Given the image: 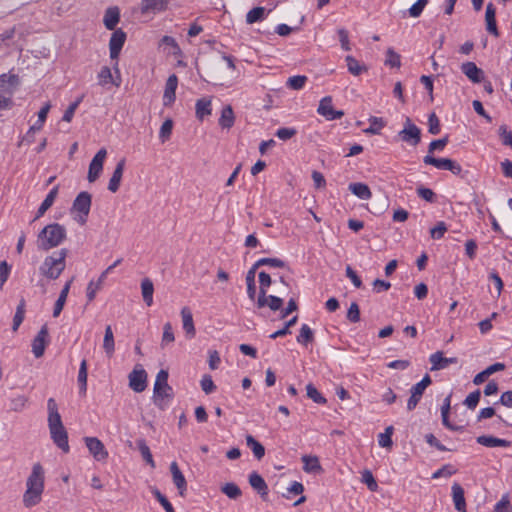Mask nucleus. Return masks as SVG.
<instances>
[{
    "label": "nucleus",
    "mask_w": 512,
    "mask_h": 512,
    "mask_svg": "<svg viewBox=\"0 0 512 512\" xmlns=\"http://www.w3.org/2000/svg\"><path fill=\"white\" fill-rule=\"evenodd\" d=\"M47 409V421L51 439L59 449H61L64 453H68L70 450L68 443V433L62 423L61 416L58 412V406L54 398L48 399Z\"/></svg>",
    "instance_id": "nucleus-1"
},
{
    "label": "nucleus",
    "mask_w": 512,
    "mask_h": 512,
    "mask_svg": "<svg viewBox=\"0 0 512 512\" xmlns=\"http://www.w3.org/2000/svg\"><path fill=\"white\" fill-rule=\"evenodd\" d=\"M27 489L23 495V504L27 508L41 502L44 490V470L40 463H35L26 482Z\"/></svg>",
    "instance_id": "nucleus-2"
},
{
    "label": "nucleus",
    "mask_w": 512,
    "mask_h": 512,
    "mask_svg": "<svg viewBox=\"0 0 512 512\" xmlns=\"http://www.w3.org/2000/svg\"><path fill=\"white\" fill-rule=\"evenodd\" d=\"M68 250L61 249L47 256L39 268L40 273L48 279L56 280L66 267V256Z\"/></svg>",
    "instance_id": "nucleus-3"
},
{
    "label": "nucleus",
    "mask_w": 512,
    "mask_h": 512,
    "mask_svg": "<svg viewBox=\"0 0 512 512\" xmlns=\"http://www.w3.org/2000/svg\"><path fill=\"white\" fill-rule=\"evenodd\" d=\"M66 238V229L64 226L53 223L45 226L38 234V245L43 250H49L57 247Z\"/></svg>",
    "instance_id": "nucleus-4"
},
{
    "label": "nucleus",
    "mask_w": 512,
    "mask_h": 512,
    "mask_svg": "<svg viewBox=\"0 0 512 512\" xmlns=\"http://www.w3.org/2000/svg\"><path fill=\"white\" fill-rule=\"evenodd\" d=\"M421 136V129L409 117H406L403 128L397 133L395 139L411 147H416L421 142Z\"/></svg>",
    "instance_id": "nucleus-5"
},
{
    "label": "nucleus",
    "mask_w": 512,
    "mask_h": 512,
    "mask_svg": "<svg viewBox=\"0 0 512 512\" xmlns=\"http://www.w3.org/2000/svg\"><path fill=\"white\" fill-rule=\"evenodd\" d=\"M423 162L426 165H432L438 169L448 170L452 174L461 176L462 178L465 177V175L462 174L463 169L461 165L455 160L449 158H435L432 155H426L423 158Z\"/></svg>",
    "instance_id": "nucleus-6"
},
{
    "label": "nucleus",
    "mask_w": 512,
    "mask_h": 512,
    "mask_svg": "<svg viewBox=\"0 0 512 512\" xmlns=\"http://www.w3.org/2000/svg\"><path fill=\"white\" fill-rule=\"evenodd\" d=\"M92 196L90 193L83 191L80 192L72 204V210L79 213L75 218L80 224H85L90 212Z\"/></svg>",
    "instance_id": "nucleus-7"
},
{
    "label": "nucleus",
    "mask_w": 512,
    "mask_h": 512,
    "mask_svg": "<svg viewBox=\"0 0 512 512\" xmlns=\"http://www.w3.org/2000/svg\"><path fill=\"white\" fill-rule=\"evenodd\" d=\"M432 383L431 377L426 374L422 380L412 386L411 395L407 401V410L413 411L420 402L426 388Z\"/></svg>",
    "instance_id": "nucleus-8"
},
{
    "label": "nucleus",
    "mask_w": 512,
    "mask_h": 512,
    "mask_svg": "<svg viewBox=\"0 0 512 512\" xmlns=\"http://www.w3.org/2000/svg\"><path fill=\"white\" fill-rule=\"evenodd\" d=\"M106 156H107L106 149L101 148L95 154L93 159L91 160V162L89 164L88 175H87V179L90 183L95 182L99 178V176L103 170V164H104Z\"/></svg>",
    "instance_id": "nucleus-9"
},
{
    "label": "nucleus",
    "mask_w": 512,
    "mask_h": 512,
    "mask_svg": "<svg viewBox=\"0 0 512 512\" xmlns=\"http://www.w3.org/2000/svg\"><path fill=\"white\" fill-rule=\"evenodd\" d=\"M49 332L47 325H43L32 341V352L36 358L44 355L45 348L49 343Z\"/></svg>",
    "instance_id": "nucleus-10"
},
{
    "label": "nucleus",
    "mask_w": 512,
    "mask_h": 512,
    "mask_svg": "<svg viewBox=\"0 0 512 512\" xmlns=\"http://www.w3.org/2000/svg\"><path fill=\"white\" fill-rule=\"evenodd\" d=\"M317 112L327 120H336L344 116L342 110H335L332 105V97L326 96L321 99Z\"/></svg>",
    "instance_id": "nucleus-11"
},
{
    "label": "nucleus",
    "mask_w": 512,
    "mask_h": 512,
    "mask_svg": "<svg viewBox=\"0 0 512 512\" xmlns=\"http://www.w3.org/2000/svg\"><path fill=\"white\" fill-rule=\"evenodd\" d=\"M126 41V33L122 29L114 30L109 40L110 58L117 59Z\"/></svg>",
    "instance_id": "nucleus-12"
},
{
    "label": "nucleus",
    "mask_w": 512,
    "mask_h": 512,
    "mask_svg": "<svg viewBox=\"0 0 512 512\" xmlns=\"http://www.w3.org/2000/svg\"><path fill=\"white\" fill-rule=\"evenodd\" d=\"M85 444L89 452L97 461H103L108 457L104 444L96 437H85Z\"/></svg>",
    "instance_id": "nucleus-13"
},
{
    "label": "nucleus",
    "mask_w": 512,
    "mask_h": 512,
    "mask_svg": "<svg viewBox=\"0 0 512 512\" xmlns=\"http://www.w3.org/2000/svg\"><path fill=\"white\" fill-rule=\"evenodd\" d=\"M129 386L133 391L137 393L145 390L147 386V373L143 368H135L129 374Z\"/></svg>",
    "instance_id": "nucleus-14"
},
{
    "label": "nucleus",
    "mask_w": 512,
    "mask_h": 512,
    "mask_svg": "<svg viewBox=\"0 0 512 512\" xmlns=\"http://www.w3.org/2000/svg\"><path fill=\"white\" fill-rule=\"evenodd\" d=\"M173 398V389L169 386H163L158 393L153 392V402L160 409L165 410Z\"/></svg>",
    "instance_id": "nucleus-15"
},
{
    "label": "nucleus",
    "mask_w": 512,
    "mask_h": 512,
    "mask_svg": "<svg viewBox=\"0 0 512 512\" xmlns=\"http://www.w3.org/2000/svg\"><path fill=\"white\" fill-rule=\"evenodd\" d=\"M429 361L432 365L430 370L437 371V370L445 369L450 364H456L458 360L456 357L446 358L443 356V352L437 351L430 355Z\"/></svg>",
    "instance_id": "nucleus-16"
},
{
    "label": "nucleus",
    "mask_w": 512,
    "mask_h": 512,
    "mask_svg": "<svg viewBox=\"0 0 512 512\" xmlns=\"http://www.w3.org/2000/svg\"><path fill=\"white\" fill-rule=\"evenodd\" d=\"M178 85V77L176 74H171L165 85V90L163 94V105L170 106L176 98V89Z\"/></svg>",
    "instance_id": "nucleus-17"
},
{
    "label": "nucleus",
    "mask_w": 512,
    "mask_h": 512,
    "mask_svg": "<svg viewBox=\"0 0 512 512\" xmlns=\"http://www.w3.org/2000/svg\"><path fill=\"white\" fill-rule=\"evenodd\" d=\"M462 73L473 83H480L484 79V72L474 62H465L461 65Z\"/></svg>",
    "instance_id": "nucleus-18"
},
{
    "label": "nucleus",
    "mask_w": 512,
    "mask_h": 512,
    "mask_svg": "<svg viewBox=\"0 0 512 512\" xmlns=\"http://www.w3.org/2000/svg\"><path fill=\"white\" fill-rule=\"evenodd\" d=\"M170 0H142L140 11L142 14L160 13L167 9Z\"/></svg>",
    "instance_id": "nucleus-19"
},
{
    "label": "nucleus",
    "mask_w": 512,
    "mask_h": 512,
    "mask_svg": "<svg viewBox=\"0 0 512 512\" xmlns=\"http://www.w3.org/2000/svg\"><path fill=\"white\" fill-rule=\"evenodd\" d=\"M248 480L251 487L258 492L263 500H266L269 489L264 478L259 473L254 471L249 475Z\"/></svg>",
    "instance_id": "nucleus-20"
},
{
    "label": "nucleus",
    "mask_w": 512,
    "mask_h": 512,
    "mask_svg": "<svg viewBox=\"0 0 512 512\" xmlns=\"http://www.w3.org/2000/svg\"><path fill=\"white\" fill-rule=\"evenodd\" d=\"M486 30L491 35L498 37L499 31L496 24V8L493 3H488L485 12Z\"/></svg>",
    "instance_id": "nucleus-21"
},
{
    "label": "nucleus",
    "mask_w": 512,
    "mask_h": 512,
    "mask_svg": "<svg viewBox=\"0 0 512 512\" xmlns=\"http://www.w3.org/2000/svg\"><path fill=\"white\" fill-rule=\"evenodd\" d=\"M258 277H259L260 287H259V296L257 299V306H258V308H263V307H265L267 288L271 285L272 280H271L270 275L264 271H261L259 273Z\"/></svg>",
    "instance_id": "nucleus-22"
},
{
    "label": "nucleus",
    "mask_w": 512,
    "mask_h": 512,
    "mask_svg": "<svg viewBox=\"0 0 512 512\" xmlns=\"http://www.w3.org/2000/svg\"><path fill=\"white\" fill-rule=\"evenodd\" d=\"M170 472L174 485L178 489L180 495H183L184 491L187 489V482L177 462L173 461L170 464Z\"/></svg>",
    "instance_id": "nucleus-23"
},
{
    "label": "nucleus",
    "mask_w": 512,
    "mask_h": 512,
    "mask_svg": "<svg viewBox=\"0 0 512 512\" xmlns=\"http://www.w3.org/2000/svg\"><path fill=\"white\" fill-rule=\"evenodd\" d=\"M124 168H125V159L123 158V159L119 160L118 163L116 164V167H115L113 174L108 183V190L111 191L112 193L117 192L119 189L121 179L123 176Z\"/></svg>",
    "instance_id": "nucleus-24"
},
{
    "label": "nucleus",
    "mask_w": 512,
    "mask_h": 512,
    "mask_svg": "<svg viewBox=\"0 0 512 512\" xmlns=\"http://www.w3.org/2000/svg\"><path fill=\"white\" fill-rule=\"evenodd\" d=\"M476 441L478 444L485 446V447H510L511 442L506 439H501L494 437L492 435H481L476 438Z\"/></svg>",
    "instance_id": "nucleus-25"
},
{
    "label": "nucleus",
    "mask_w": 512,
    "mask_h": 512,
    "mask_svg": "<svg viewBox=\"0 0 512 512\" xmlns=\"http://www.w3.org/2000/svg\"><path fill=\"white\" fill-rule=\"evenodd\" d=\"M20 84V79L17 74L13 73H3L0 75V88L9 93L12 94L14 89Z\"/></svg>",
    "instance_id": "nucleus-26"
},
{
    "label": "nucleus",
    "mask_w": 512,
    "mask_h": 512,
    "mask_svg": "<svg viewBox=\"0 0 512 512\" xmlns=\"http://www.w3.org/2000/svg\"><path fill=\"white\" fill-rule=\"evenodd\" d=\"M120 21V10L117 6L109 7L104 14L103 23L108 30H115Z\"/></svg>",
    "instance_id": "nucleus-27"
},
{
    "label": "nucleus",
    "mask_w": 512,
    "mask_h": 512,
    "mask_svg": "<svg viewBox=\"0 0 512 512\" xmlns=\"http://www.w3.org/2000/svg\"><path fill=\"white\" fill-rule=\"evenodd\" d=\"M452 497L455 509L458 512H466V501L464 497V489L458 483L452 485Z\"/></svg>",
    "instance_id": "nucleus-28"
},
{
    "label": "nucleus",
    "mask_w": 512,
    "mask_h": 512,
    "mask_svg": "<svg viewBox=\"0 0 512 512\" xmlns=\"http://www.w3.org/2000/svg\"><path fill=\"white\" fill-rule=\"evenodd\" d=\"M181 317L183 329L186 332V335L190 338L194 337L196 330L194 327L193 315L189 307L185 306L181 309Z\"/></svg>",
    "instance_id": "nucleus-29"
},
{
    "label": "nucleus",
    "mask_w": 512,
    "mask_h": 512,
    "mask_svg": "<svg viewBox=\"0 0 512 512\" xmlns=\"http://www.w3.org/2000/svg\"><path fill=\"white\" fill-rule=\"evenodd\" d=\"M71 283H72V279L66 282V284L64 285V287L60 291L58 299L56 300V302L54 304L53 317H55V318L58 317L61 314V312H62V310L64 308V305L66 303V300H67V297H68V294H69V290H70V287H71Z\"/></svg>",
    "instance_id": "nucleus-30"
},
{
    "label": "nucleus",
    "mask_w": 512,
    "mask_h": 512,
    "mask_svg": "<svg viewBox=\"0 0 512 512\" xmlns=\"http://www.w3.org/2000/svg\"><path fill=\"white\" fill-rule=\"evenodd\" d=\"M57 194H58V186H55L53 189H51V191L47 194V196L45 197V199L39 206L36 216H35V220L42 217L45 214V212L53 205V203L57 197Z\"/></svg>",
    "instance_id": "nucleus-31"
},
{
    "label": "nucleus",
    "mask_w": 512,
    "mask_h": 512,
    "mask_svg": "<svg viewBox=\"0 0 512 512\" xmlns=\"http://www.w3.org/2000/svg\"><path fill=\"white\" fill-rule=\"evenodd\" d=\"M348 188L355 196L362 200H368L372 197L370 188L364 183H350Z\"/></svg>",
    "instance_id": "nucleus-32"
},
{
    "label": "nucleus",
    "mask_w": 512,
    "mask_h": 512,
    "mask_svg": "<svg viewBox=\"0 0 512 512\" xmlns=\"http://www.w3.org/2000/svg\"><path fill=\"white\" fill-rule=\"evenodd\" d=\"M195 109L196 117L199 120H203L204 117L211 115L212 113L211 100L207 98L198 99L195 104Z\"/></svg>",
    "instance_id": "nucleus-33"
},
{
    "label": "nucleus",
    "mask_w": 512,
    "mask_h": 512,
    "mask_svg": "<svg viewBox=\"0 0 512 512\" xmlns=\"http://www.w3.org/2000/svg\"><path fill=\"white\" fill-rule=\"evenodd\" d=\"M235 116L233 109L230 105L225 106L221 111L219 118V125L223 129H230L234 125Z\"/></svg>",
    "instance_id": "nucleus-34"
},
{
    "label": "nucleus",
    "mask_w": 512,
    "mask_h": 512,
    "mask_svg": "<svg viewBox=\"0 0 512 512\" xmlns=\"http://www.w3.org/2000/svg\"><path fill=\"white\" fill-rule=\"evenodd\" d=\"M302 462L304 463L303 470L307 473H320L322 472V467L320 465L319 459L316 456H302Z\"/></svg>",
    "instance_id": "nucleus-35"
},
{
    "label": "nucleus",
    "mask_w": 512,
    "mask_h": 512,
    "mask_svg": "<svg viewBox=\"0 0 512 512\" xmlns=\"http://www.w3.org/2000/svg\"><path fill=\"white\" fill-rule=\"evenodd\" d=\"M103 349L109 357H111L115 351L114 335L110 325H107L105 328Z\"/></svg>",
    "instance_id": "nucleus-36"
},
{
    "label": "nucleus",
    "mask_w": 512,
    "mask_h": 512,
    "mask_svg": "<svg viewBox=\"0 0 512 512\" xmlns=\"http://www.w3.org/2000/svg\"><path fill=\"white\" fill-rule=\"evenodd\" d=\"M141 290L144 302L147 306H151L153 304V282L149 278L143 279L141 282Z\"/></svg>",
    "instance_id": "nucleus-37"
},
{
    "label": "nucleus",
    "mask_w": 512,
    "mask_h": 512,
    "mask_svg": "<svg viewBox=\"0 0 512 512\" xmlns=\"http://www.w3.org/2000/svg\"><path fill=\"white\" fill-rule=\"evenodd\" d=\"M257 269L253 264L246 274L247 294L251 300H254L256 295L255 274Z\"/></svg>",
    "instance_id": "nucleus-38"
},
{
    "label": "nucleus",
    "mask_w": 512,
    "mask_h": 512,
    "mask_svg": "<svg viewBox=\"0 0 512 512\" xmlns=\"http://www.w3.org/2000/svg\"><path fill=\"white\" fill-rule=\"evenodd\" d=\"M246 444L252 450L256 459L260 460L264 457V446L259 441H257L252 435L246 436Z\"/></svg>",
    "instance_id": "nucleus-39"
},
{
    "label": "nucleus",
    "mask_w": 512,
    "mask_h": 512,
    "mask_svg": "<svg viewBox=\"0 0 512 512\" xmlns=\"http://www.w3.org/2000/svg\"><path fill=\"white\" fill-rule=\"evenodd\" d=\"M300 345L307 346L314 341V332L307 324H303L300 328L299 335L296 338Z\"/></svg>",
    "instance_id": "nucleus-40"
},
{
    "label": "nucleus",
    "mask_w": 512,
    "mask_h": 512,
    "mask_svg": "<svg viewBox=\"0 0 512 512\" xmlns=\"http://www.w3.org/2000/svg\"><path fill=\"white\" fill-rule=\"evenodd\" d=\"M25 307L26 302L24 298H21L15 311V315L13 317V325L12 330L16 332L19 328V326L22 324L24 317H25Z\"/></svg>",
    "instance_id": "nucleus-41"
},
{
    "label": "nucleus",
    "mask_w": 512,
    "mask_h": 512,
    "mask_svg": "<svg viewBox=\"0 0 512 512\" xmlns=\"http://www.w3.org/2000/svg\"><path fill=\"white\" fill-rule=\"evenodd\" d=\"M137 443V446H138V449H139V452L143 458V460L149 464L152 468L155 467V462L153 460V456H152V453L150 451V448L149 446L147 445L146 441L144 439H138L136 441Z\"/></svg>",
    "instance_id": "nucleus-42"
},
{
    "label": "nucleus",
    "mask_w": 512,
    "mask_h": 512,
    "mask_svg": "<svg viewBox=\"0 0 512 512\" xmlns=\"http://www.w3.org/2000/svg\"><path fill=\"white\" fill-rule=\"evenodd\" d=\"M370 126L366 129H364V133L371 134V135H377L380 134V131L382 128L385 127L386 122L381 117H375L371 116L369 118Z\"/></svg>",
    "instance_id": "nucleus-43"
},
{
    "label": "nucleus",
    "mask_w": 512,
    "mask_h": 512,
    "mask_svg": "<svg viewBox=\"0 0 512 512\" xmlns=\"http://www.w3.org/2000/svg\"><path fill=\"white\" fill-rule=\"evenodd\" d=\"M345 61L347 63L348 71L354 76H358L367 70L364 65H361L359 61L351 55L346 56Z\"/></svg>",
    "instance_id": "nucleus-44"
},
{
    "label": "nucleus",
    "mask_w": 512,
    "mask_h": 512,
    "mask_svg": "<svg viewBox=\"0 0 512 512\" xmlns=\"http://www.w3.org/2000/svg\"><path fill=\"white\" fill-rule=\"evenodd\" d=\"M78 383L80 393L85 394L87 390V362L82 360L78 372Z\"/></svg>",
    "instance_id": "nucleus-45"
},
{
    "label": "nucleus",
    "mask_w": 512,
    "mask_h": 512,
    "mask_svg": "<svg viewBox=\"0 0 512 512\" xmlns=\"http://www.w3.org/2000/svg\"><path fill=\"white\" fill-rule=\"evenodd\" d=\"M221 492L230 499H237L242 495L241 489L233 482L223 485L221 487Z\"/></svg>",
    "instance_id": "nucleus-46"
},
{
    "label": "nucleus",
    "mask_w": 512,
    "mask_h": 512,
    "mask_svg": "<svg viewBox=\"0 0 512 512\" xmlns=\"http://www.w3.org/2000/svg\"><path fill=\"white\" fill-rule=\"evenodd\" d=\"M307 80L308 78L304 75H295L288 78L286 85L290 89L300 90L305 86Z\"/></svg>",
    "instance_id": "nucleus-47"
},
{
    "label": "nucleus",
    "mask_w": 512,
    "mask_h": 512,
    "mask_svg": "<svg viewBox=\"0 0 512 512\" xmlns=\"http://www.w3.org/2000/svg\"><path fill=\"white\" fill-rule=\"evenodd\" d=\"M307 397L313 400L317 404H325L327 402L326 398L322 396V394L317 390V388L309 383L306 386Z\"/></svg>",
    "instance_id": "nucleus-48"
},
{
    "label": "nucleus",
    "mask_w": 512,
    "mask_h": 512,
    "mask_svg": "<svg viewBox=\"0 0 512 512\" xmlns=\"http://www.w3.org/2000/svg\"><path fill=\"white\" fill-rule=\"evenodd\" d=\"M265 15L264 7H255L251 9L246 15V22L248 24H253L255 22L261 21Z\"/></svg>",
    "instance_id": "nucleus-49"
},
{
    "label": "nucleus",
    "mask_w": 512,
    "mask_h": 512,
    "mask_svg": "<svg viewBox=\"0 0 512 512\" xmlns=\"http://www.w3.org/2000/svg\"><path fill=\"white\" fill-rule=\"evenodd\" d=\"M255 267L268 265L274 268H284L286 263L279 258H261L254 263Z\"/></svg>",
    "instance_id": "nucleus-50"
},
{
    "label": "nucleus",
    "mask_w": 512,
    "mask_h": 512,
    "mask_svg": "<svg viewBox=\"0 0 512 512\" xmlns=\"http://www.w3.org/2000/svg\"><path fill=\"white\" fill-rule=\"evenodd\" d=\"M400 59V55L397 52H395L393 48H388L386 52L385 65H388L392 68H399L401 66Z\"/></svg>",
    "instance_id": "nucleus-51"
},
{
    "label": "nucleus",
    "mask_w": 512,
    "mask_h": 512,
    "mask_svg": "<svg viewBox=\"0 0 512 512\" xmlns=\"http://www.w3.org/2000/svg\"><path fill=\"white\" fill-rule=\"evenodd\" d=\"M297 320H298V316L292 317L290 320H288L285 323L283 328H281V329L275 331L274 333H272L270 335V338L271 339H276L278 337H282V336H285L287 334H290L291 333L290 328L293 327L297 323Z\"/></svg>",
    "instance_id": "nucleus-52"
},
{
    "label": "nucleus",
    "mask_w": 512,
    "mask_h": 512,
    "mask_svg": "<svg viewBox=\"0 0 512 512\" xmlns=\"http://www.w3.org/2000/svg\"><path fill=\"white\" fill-rule=\"evenodd\" d=\"M172 129H173V121L171 119H166L161 127H160V131H159V138L161 140L162 143L166 142L171 134H172Z\"/></svg>",
    "instance_id": "nucleus-53"
},
{
    "label": "nucleus",
    "mask_w": 512,
    "mask_h": 512,
    "mask_svg": "<svg viewBox=\"0 0 512 512\" xmlns=\"http://www.w3.org/2000/svg\"><path fill=\"white\" fill-rule=\"evenodd\" d=\"M448 142H449L448 135H445L444 137H442L440 139L431 141L428 146V154L427 155H432V153L437 150H439V151L443 150L445 148V146L448 144Z\"/></svg>",
    "instance_id": "nucleus-54"
},
{
    "label": "nucleus",
    "mask_w": 512,
    "mask_h": 512,
    "mask_svg": "<svg viewBox=\"0 0 512 512\" xmlns=\"http://www.w3.org/2000/svg\"><path fill=\"white\" fill-rule=\"evenodd\" d=\"M98 83L101 86H105L108 83H114L113 82V76L111 73V70L108 66H103L98 73Z\"/></svg>",
    "instance_id": "nucleus-55"
},
{
    "label": "nucleus",
    "mask_w": 512,
    "mask_h": 512,
    "mask_svg": "<svg viewBox=\"0 0 512 512\" xmlns=\"http://www.w3.org/2000/svg\"><path fill=\"white\" fill-rule=\"evenodd\" d=\"M168 376H169L168 372L166 370H164V369H161L158 372V374L156 376L153 392L158 393V391L161 389V387L169 386V384H168Z\"/></svg>",
    "instance_id": "nucleus-56"
},
{
    "label": "nucleus",
    "mask_w": 512,
    "mask_h": 512,
    "mask_svg": "<svg viewBox=\"0 0 512 512\" xmlns=\"http://www.w3.org/2000/svg\"><path fill=\"white\" fill-rule=\"evenodd\" d=\"M493 512H512V506L507 494L503 495L502 498L495 504Z\"/></svg>",
    "instance_id": "nucleus-57"
},
{
    "label": "nucleus",
    "mask_w": 512,
    "mask_h": 512,
    "mask_svg": "<svg viewBox=\"0 0 512 512\" xmlns=\"http://www.w3.org/2000/svg\"><path fill=\"white\" fill-rule=\"evenodd\" d=\"M362 482L365 483L368 489L372 492L377 491L378 484L370 470H364L362 473Z\"/></svg>",
    "instance_id": "nucleus-58"
},
{
    "label": "nucleus",
    "mask_w": 512,
    "mask_h": 512,
    "mask_svg": "<svg viewBox=\"0 0 512 512\" xmlns=\"http://www.w3.org/2000/svg\"><path fill=\"white\" fill-rule=\"evenodd\" d=\"M429 0H417L410 8H409V15L413 18L419 17L426 5L428 4Z\"/></svg>",
    "instance_id": "nucleus-59"
},
{
    "label": "nucleus",
    "mask_w": 512,
    "mask_h": 512,
    "mask_svg": "<svg viewBox=\"0 0 512 512\" xmlns=\"http://www.w3.org/2000/svg\"><path fill=\"white\" fill-rule=\"evenodd\" d=\"M440 131V121L437 115L433 112L428 117V132L432 135H437Z\"/></svg>",
    "instance_id": "nucleus-60"
},
{
    "label": "nucleus",
    "mask_w": 512,
    "mask_h": 512,
    "mask_svg": "<svg viewBox=\"0 0 512 512\" xmlns=\"http://www.w3.org/2000/svg\"><path fill=\"white\" fill-rule=\"evenodd\" d=\"M174 340H175V337H174L172 325L170 322H167L164 324V327H163V335H162L161 345L165 346L169 343L174 342Z\"/></svg>",
    "instance_id": "nucleus-61"
},
{
    "label": "nucleus",
    "mask_w": 512,
    "mask_h": 512,
    "mask_svg": "<svg viewBox=\"0 0 512 512\" xmlns=\"http://www.w3.org/2000/svg\"><path fill=\"white\" fill-rule=\"evenodd\" d=\"M481 397V392L479 389L471 392L466 399L464 400V404L471 410L475 409L479 403Z\"/></svg>",
    "instance_id": "nucleus-62"
},
{
    "label": "nucleus",
    "mask_w": 512,
    "mask_h": 512,
    "mask_svg": "<svg viewBox=\"0 0 512 512\" xmlns=\"http://www.w3.org/2000/svg\"><path fill=\"white\" fill-rule=\"evenodd\" d=\"M283 305V299L274 295H267L265 306H268L272 311H278Z\"/></svg>",
    "instance_id": "nucleus-63"
},
{
    "label": "nucleus",
    "mask_w": 512,
    "mask_h": 512,
    "mask_svg": "<svg viewBox=\"0 0 512 512\" xmlns=\"http://www.w3.org/2000/svg\"><path fill=\"white\" fill-rule=\"evenodd\" d=\"M499 136L501 137L503 145L512 148V131H508L506 125L499 127Z\"/></svg>",
    "instance_id": "nucleus-64"
}]
</instances>
